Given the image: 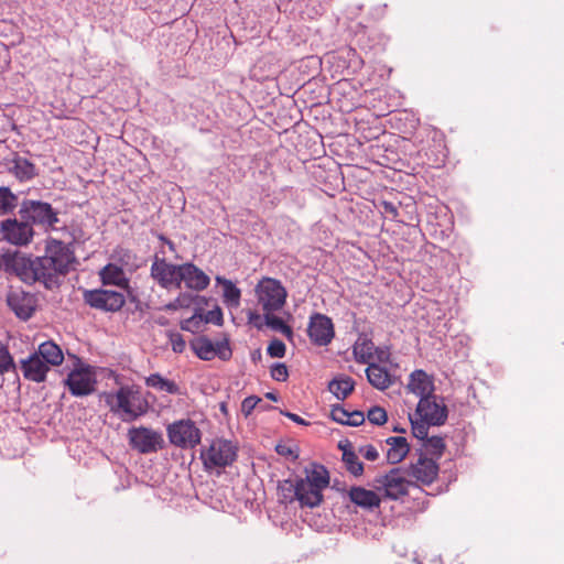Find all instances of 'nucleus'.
I'll use <instances>...</instances> for the list:
<instances>
[{"label": "nucleus", "mask_w": 564, "mask_h": 564, "mask_svg": "<svg viewBox=\"0 0 564 564\" xmlns=\"http://www.w3.org/2000/svg\"><path fill=\"white\" fill-rule=\"evenodd\" d=\"M75 260L69 245L52 239L46 243L44 256L34 259L9 258L8 265L12 267L23 282L29 284L40 282L45 289L53 290L59 286L61 276L68 273Z\"/></svg>", "instance_id": "1"}, {"label": "nucleus", "mask_w": 564, "mask_h": 564, "mask_svg": "<svg viewBox=\"0 0 564 564\" xmlns=\"http://www.w3.org/2000/svg\"><path fill=\"white\" fill-rule=\"evenodd\" d=\"M109 411L123 422H133L145 415L149 402L135 384L121 386L116 391H105L100 394Z\"/></svg>", "instance_id": "2"}, {"label": "nucleus", "mask_w": 564, "mask_h": 564, "mask_svg": "<svg viewBox=\"0 0 564 564\" xmlns=\"http://www.w3.org/2000/svg\"><path fill=\"white\" fill-rule=\"evenodd\" d=\"M199 457L205 471L219 476L237 460L238 446L229 440L217 437L200 449Z\"/></svg>", "instance_id": "3"}, {"label": "nucleus", "mask_w": 564, "mask_h": 564, "mask_svg": "<svg viewBox=\"0 0 564 564\" xmlns=\"http://www.w3.org/2000/svg\"><path fill=\"white\" fill-rule=\"evenodd\" d=\"M74 368L64 379V384L74 397L89 395L95 391L97 383L95 369L76 356H74Z\"/></svg>", "instance_id": "4"}, {"label": "nucleus", "mask_w": 564, "mask_h": 564, "mask_svg": "<svg viewBox=\"0 0 564 564\" xmlns=\"http://www.w3.org/2000/svg\"><path fill=\"white\" fill-rule=\"evenodd\" d=\"M19 214L23 220L40 226L45 230L55 229L58 224V213L50 203L34 199H24Z\"/></svg>", "instance_id": "5"}, {"label": "nucleus", "mask_w": 564, "mask_h": 564, "mask_svg": "<svg viewBox=\"0 0 564 564\" xmlns=\"http://www.w3.org/2000/svg\"><path fill=\"white\" fill-rule=\"evenodd\" d=\"M254 292L263 313L278 312L285 305L288 292L276 279L262 278L256 285Z\"/></svg>", "instance_id": "6"}, {"label": "nucleus", "mask_w": 564, "mask_h": 564, "mask_svg": "<svg viewBox=\"0 0 564 564\" xmlns=\"http://www.w3.org/2000/svg\"><path fill=\"white\" fill-rule=\"evenodd\" d=\"M373 487L382 498L399 500L409 494L410 487H419V485L406 479L401 468H392L386 475L376 477Z\"/></svg>", "instance_id": "7"}, {"label": "nucleus", "mask_w": 564, "mask_h": 564, "mask_svg": "<svg viewBox=\"0 0 564 564\" xmlns=\"http://www.w3.org/2000/svg\"><path fill=\"white\" fill-rule=\"evenodd\" d=\"M127 437L130 447L140 454L156 453L165 445L163 434L147 426L130 427Z\"/></svg>", "instance_id": "8"}, {"label": "nucleus", "mask_w": 564, "mask_h": 564, "mask_svg": "<svg viewBox=\"0 0 564 564\" xmlns=\"http://www.w3.org/2000/svg\"><path fill=\"white\" fill-rule=\"evenodd\" d=\"M166 432L170 443L181 448H194L202 440L200 430L189 419L173 422Z\"/></svg>", "instance_id": "9"}, {"label": "nucleus", "mask_w": 564, "mask_h": 564, "mask_svg": "<svg viewBox=\"0 0 564 564\" xmlns=\"http://www.w3.org/2000/svg\"><path fill=\"white\" fill-rule=\"evenodd\" d=\"M83 299L91 308L102 312H118L126 303L122 292L108 289L86 290Z\"/></svg>", "instance_id": "10"}, {"label": "nucleus", "mask_w": 564, "mask_h": 564, "mask_svg": "<svg viewBox=\"0 0 564 564\" xmlns=\"http://www.w3.org/2000/svg\"><path fill=\"white\" fill-rule=\"evenodd\" d=\"M191 348L199 359L206 361L214 359L216 356L226 361L232 356L228 339L214 344L209 338L200 336L191 341Z\"/></svg>", "instance_id": "11"}, {"label": "nucleus", "mask_w": 564, "mask_h": 564, "mask_svg": "<svg viewBox=\"0 0 564 564\" xmlns=\"http://www.w3.org/2000/svg\"><path fill=\"white\" fill-rule=\"evenodd\" d=\"M162 257L155 253L151 264L150 274L156 283L164 289L178 285V272L181 264L169 263L165 260V252L161 251Z\"/></svg>", "instance_id": "12"}, {"label": "nucleus", "mask_w": 564, "mask_h": 564, "mask_svg": "<svg viewBox=\"0 0 564 564\" xmlns=\"http://www.w3.org/2000/svg\"><path fill=\"white\" fill-rule=\"evenodd\" d=\"M440 471L436 459L429 458L425 454L420 453L417 459L412 462L408 469V476L415 479V484L429 486L434 482Z\"/></svg>", "instance_id": "13"}, {"label": "nucleus", "mask_w": 564, "mask_h": 564, "mask_svg": "<svg viewBox=\"0 0 564 564\" xmlns=\"http://www.w3.org/2000/svg\"><path fill=\"white\" fill-rule=\"evenodd\" d=\"M436 395L420 399L416 406V414L421 420L429 422L433 426L443 425L447 420V408L443 401L437 402Z\"/></svg>", "instance_id": "14"}, {"label": "nucleus", "mask_w": 564, "mask_h": 564, "mask_svg": "<svg viewBox=\"0 0 564 564\" xmlns=\"http://www.w3.org/2000/svg\"><path fill=\"white\" fill-rule=\"evenodd\" d=\"M0 229L3 238L17 246L28 245L34 235L29 221H19L15 218L1 221Z\"/></svg>", "instance_id": "15"}, {"label": "nucleus", "mask_w": 564, "mask_h": 564, "mask_svg": "<svg viewBox=\"0 0 564 564\" xmlns=\"http://www.w3.org/2000/svg\"><path fill=\"white\" fill-rule=\"evenodd\" d=\"M307 333L312 343L317 346L328 345L335 335L332 319L319 313L311 316Z\"/></svg>", "instance_id": "16"}, {"label": "nucleus", "mask_w": 564, "mask_h": 564, "mask_svg": "<svg viewBox=\"0 0 564 564\" xmlns=\"http://www.w3.org/2000/svg\"><path fill=\"white\" fill-rule=\"evenodd\" d=\"M177 280L178 289L184 283L187 289L193 291H203L210 283L209 276L192 262L181 264Z\"/></svg>", "instance_id": "17"}, {"label": "nucleus", "mask_w": 564, "mask_h": 564, "mask_svg": "<svg viewBox=\"0 0 564 564\" xmlns=\"http://www.w3.org/2000/svg\"><path fill=\"white\" fill-rule=\"evenodd\" d=\"M7 303L14 314L23 321L29 319L35 311L34 296L22 290H11L7 295Z\"/></svg>", "instance_id": "18"}, {"label": "nucleus", "mask_w": 564, "mask_h": 564, "mask_svg": "<svg viewBox=\"0 0 564 564\" xmlns=\"http://www.w3.org/2000/svg\"><path fill=\"white\" fill-rule=\"evenodd\" d=\"M20 369L24 379L41 383L46 380L47 372L51 368L33 351L25 359L20 360Z\"/></svg>", "instance_id": "19"}, {"label": "nucleus", "mask_w": 564, "mask_h": 564, "mask_svg": "<svg viewBox=\"0 0 564 564\" xmlns=\"http://www.w3.org/2000/svg\"><path fill=\"white\" fill-rule=\"evenodd\" d=\"M348 497L352 503L370 512L379 509L382 500L377 489L370 490L359 486L351 487Z\"/></svg>", "instance_id": "20"}, {"label": "nucleus", "mask_w": 564, "mask_h": 564, "mask_svg": "<svg viewBox=\"0 0 564 564\" xmlns=\"http://www.w3.org/2000/svg\"><path fill=\"white\" fill-rule=\"evenodd\" d=\"M99 278L104 285H115L123 291H129L130 280L122 267L118 263H108L99 271Z\"/></svg>", "instance_id": "21"}, {"label": "nucleus", "mask_w": 564, "mask_h": 564, "mask_svg": "<svg viewBox=\"0 0 564 564\" xmlns=\"http://www.w3.org/2000/svg\"><path fill=\"white\" fill-rule=\"evenodd\" d=\"M7 170L20 182H28L36 176V167L28 159L14 153L12 159L8 160Z\"/></svg>", "instance_id": "22"}, {"label": "nucleus", "mask_w": 564, "mask_h": 564, "mask_svg": "<svg viewBox=\"0 0 564 564\" xmlns=\"http://www.w3.org/2000/svg\"><path fill=\"white\" fill-rule=\"evenodd\" d=\"M408 389L415 395L420 397V399H423L434 395L433 392L435 387L432 377H430L424 370L419 369L414 370L410 375Z\"/></svg>", "instance_id": "23"}, {"label": "nucleus", "mask_w": 564, "mask_h": 564, "mask_svg": "<svg viewBox=\"0 0 564 564\" xmlns=\"http://www.w3.org/2000/svg\"><path fill=\"white\" fill-rule=\"evenodd\" d=\"M366 375L369 383L381 391L388 389L393 383V376L390 371L376 362L368 365Z\"/></svg>", "instance_id": "24"}, {"label": "nucleus", "mask_w": 564, "mask_h": 564, "mask_svg": "<svg viewBox=\"0 0 564 564\" xmlns=\"http://www.w3.org/2000/svg\"><path fill=\"white\" fill-rule=\"evenodd\" d=\"M297 501L301 507L315 508L323 501V490L297 478Z\"/></svg>", "instance_id": "25"}, {"label": "nucleus", "mask_w": 564, "mask_h": 564, "mask_svg": "<svg viewBox=\"0 0 564 564\" xmlns=\"http://www.w3.org/2000/svg\"><path fill=\"white\" fill-rule=\"evenodd\" d=\"M386 443L389 445L387 459L390 464H399L406 457L410 452L408 441L403 436L389 437L387 438Z\"/></svg>", "instance_id": "26"}, {"label": "nucleus", "mask_w": 564, "mask_h": 564, "mask_svg": "<svg viewBox=\"0 0 564 564\" xmlns=\"http://www.w3.org/2000/svg\"><path fill=\"white\" fill-rule=\"evenodd\" d=\"M305 478H300L303 481L312 484L314 488L324 490L329 485L328 470L321 464L312 463L310 467L305 468Z\"/></svg>", "instance_id": "27"}, {"label": "nucleus", "mask_w": 564, "mask_h": 564, "mask_svg": "<svg viewBox=\"0 0 564 564\" xmlns=\"http://www.w3.org/2000/svg\"><path fill=\"white\" fill-rule=\"evenodd\" d=\"M35 352L50 368L51 366H59L64 360L61 347L52 340L40 344Z\"/></svg>", "instance_id": "28"}, {"label": "nucleus", "mask_w": 564, "mask_h": 564, "mask_svg": "<svg viewBox=\"0 0 564 564\" xmlns=\"http://www.w3.org/2000/svg\"><path fill=\"white\" fill-rule=\"evenodd\" d=\"M216 282L223 285L224 303L228 307L237 308L240 305L241 291L236 284L223 276H216Z\"/></svg>", "instance_id": "29"}, {"label": "nucleus", "mask_w": 564, "mask_h": 564, "mask_svg": "<svg viewBox=\"0 0 564 564\" xmlns=\"http://www.w3.org/2000/svg\"><path fill=\"white\" fill-rule=\"evenodd\" d=\"M375 344L366 336H360L354 345L355 360L359 364H371L370 359L373 357Z\"/></svg>", "instance_id": "30"}, {"label": "nucleus", "mask_w": 564, "mask_h": 564, "mask_svg": "<svg viewBox=\"0 0 564 564\" xmlns=\"http://www.w3.org/2000/svg\"><path fill=\"white\" fill-rule=\"evenodd\" d=\"M354 388L355 381L350 377L336 378L328 383V390L341 401L352 392Z\"/></svg>", "instance_id": "31"}, {"label": "nucleus", "mask_w": 564, "mask_h": 564, "mask_svg": "<svg viewBox=\"0 0 564 564\" xmlns=\"http://www.w3.org/2000/svg\"><path fill=\"white\" fill-rule=\"evenodd\" d=\"M145 384L159 391L170 394H178L180 387L172 380L163 378L160 373H151L145 378Z\"/></svg>", "instance_id": "32"}, {"label": "nucleus", "mask_w": 564, "mask_h": 564, "mask_svg": "<svg viewBox=\"0 0 564 564\" xmlns=\"http://www.w3.org/2000/svg\"><path fill=\"white\" fill-rule=\"evenodd\" d=\"M343 449V462L346 469L354 476H361L364 473V464L359 460L357 454L346 446H340Z\"/></svg>", "instance_id": "33"}, {"label": "nucleus", "mask_w": 564, "mask_h": 564, "mask_svg": "<svg viewBox=\"0 0 564 564\" xmlns=\"http://www.w3.org/2000/svg\"><path fill=\"white\" fill-rule=\"evenodd\" d=\"M18 204V196L9 187L0 186V215L12 213Z\"/></svg>", "instance_id": "34"}, {"label": "nucleus", "mask_w": 564, "mask_h": 564, "mask_svg": "<svg viewBox=\"0 0 564 564\" xmlns=\"http://www.w3.org/2000/svg\"><path fill=\"white\" fill-rule=\"evenodd\" d=\"M263 317L265 325L268 327L272 328L273 330L280 332L288 338H292V328L288 324H285V322L281 317L274 315V312H265L263 313Z\"/></svg>", "instance_id": "35"}, {"label": "nucleus", "mask_w": 564, "mask_h": 564, "mask_svg": "<svg viewBox=\"0 0 564 564\" xmlns=\"http://www.w3.org/2000/svg\"><path fill=\"white\" fill-rule=\"evenodd\" d=\"M278 492L282 502H293L297 500V479L295 481L285 479L279 482Z\"/></svg>", "instance_id": "36"}, {"label": "nucleus", "mask_w": 564, "mask_h": 564, "mask_svg": "<svg viewBox=\"0 0 564 564\" xmlns=\"http://www.w3.org/2000/svg\"><path fill=\"white\" fill-rule=\"evenodd\" d=\"M112 259L116 262L120 263L119 267L122 268L127 267L128 269L133 270L138 267L135 254L132 251L124 248L116 249L112 254Z\"/></svg>", "instance_id": "37"}, {"label": "nucleus", "mask_w": 564, "mask_h": 564, "mask_svg": "<svg viewBox=\"0 0 564 564\" xmlns=\"http://www.w3.org/2000/svg\"><path fill=\"white\" fill-rule=\"evenodd\" d=\"M17 365L8 346L0 341V375L15 371Z\"/></svg>", "instance_id": "38"}, {"label": "nucleus", "mask_w": 564, "mask_h": 564, "mask_svg": "<svg viewBox=\"0 0 564 564\" xmlns=\"http://www.w3.org/2000/svg\"><path fill=\"white\" fill-rule=\"evenodd\" d=\"M425 451L440 458L445 449V442L441 436L427 437L424 441Z\"/></svg>", "instance_id": "39"}, {"label": "nucleus", "mask_w": 564, "mask_h": 564, "mask_svg": "<svg viewBox=\"0 0 564 564\" xmlns=\"http://www.w3.org/2000/svg\"><path fill=\"white\" fill-rule=\"evenodd\" d=\"M367 419L372 424L382 425L387 422L388 414L383 408L375 405L368 410Z\"/></svg>", "instance_id": "40"}, {"label": "nucleus", "mask_w": 564, "mask_h": 564, "mask_svg": "<svg viewBox=\"0 0 564 564\" xmlns=\"http://www.w3.org/2000/svg\"><path fill=\"white\" fill-rule=\"evenodd\" d=\"M412 434L414 437L421 441H425L429 437V426L431 425L429 422L423 420L421 421H412Z\"/></svg>", "instance_id": "41"}, {"label": "nucleus", "mask_w": 564, "mask_h": 564, "mask_svg": "<svg viewBox=\"0 0 564 564\" xmlns=\"http://www.w3.org/2000/svg\"><path fill=\"white\" fill-rule=\"evenodd\" d=\"M286 348L282 340L273 339L270 341L267 352L272 358H283L285 355Z\"/></svg>", "instance_id": "42"}, {"label": "nucleus", "mask_w": 564, "mask_h": 564, "mask_svg": "<svg viewBox=\"0 0 564 564\" xmlns=\"http://www.w3.org/2000/svg\"><path fill=\"white\" fill-rule=\"evenodd\" d=\"M330 417L337 423L347 425L349 420V412L340 404H335L332 406Z\"/></svg>", "instance_id": "43"}, {"label": "nucleus", "mask_w": 564, "mask_h": 564, "mask_svg": "<svg viewBox=\"0 0 564 564\" xmlns=\"http://www.w3.org/2000/svg\"><path fill=\"white\" fill-rule=\"evenodd\" d=\"M167 336L172 350L177 354L183 352L186 347L183 336L177 332H170Z\"/></svg>", "instance_id": "44"}, {"label": "nucleus", "mask_w": 564, "mask_h": 564, "mask_svg": "<svg viewBox=\"0 0 564 564\" xmlns=\"http://www.w3.org/2000/svg\"><path fill=\"white\" fill-rule=\"evenodd\" d=\"M270 372H271L272 379L280 381V382L286 381L289 378V371H288V367L285 366V364H281V362L274 364L271 367Z\"/></svg>", "instance_id": "45"}, {"label": "nucleus", "mask_w": 564, "mask_h": 564, "mask_svg": "<svg viewBox=\"0 0 564 564\" xmlns=\"http://www.w3.org/2000/svg\"><path fill=\"white\" fill-rule=\"evenodd\" d=\"M275 452L281 456L291 457L293 460L299 458L297 448L289 444H278L275 446Z\"/></svg>", "instance_id": "46"}, {"label": "nucleus", "mask_w": 564, "mask_h": 564, "mask_svg": "<svg viewBox=\"0 0 564 564\" xmlns=\"http://www.w3.org/2000/svg\"><path fill=\"white\" fill-rule=\"evenodd\" d=\"M205 322L221 326L224 323L221 308L216 306L214 310L208 311L205 315Z\"/></svg>", "instance_id": "47"}, {"label": "nucleus", "mask_w": 564, "mask_h": 564, "mask_svg": "<svg viewBox=\"0 0 564 564\" xmlns=\"http://www.w3.org/2000/svg\"><path fill=\"white\" fill-rule=\"evenodd\" d=\"M259 402H260V398H258L256 395L248 397L241 403V411L243 412V414L246 416H248L249 414H251V412L253 411V409L257 406V404Z\"/></svg>", "instance_id": "48"}, {"label": "nucleus", "mask_w": 564, "mask_h": 564, "mask_svg": "<svg viewBox=\"0 0 564 564\" xmlns=\"http://www.w3.org/2000/svg\"><path fill=\"white\" fill-rule=\"evenodd\" d=\"M189 299H192V295L182 293L173 302H170L166 305V308L171 311H176L177 308L187 305Z\"/></svg>", "instance_id": "49"}, {"label": "nucleus", "mask_w": 564, "mask_h": 564, "mask_svg": "<svg viewBox=\"0 0 564 564\" xmlns=\"http://www.w3.org/2000/svg\"><path fill=\"white\" fill-rule=\"evenodd\" d=\"M359 454L367 460H376L379 457V452L373 445H365L359 448Z\"/></svg>", "instance_id": "50"}, {"label": "nucleus", "mask_w": 564, "mask_h": 564, "mask_svg": "<svg viewBox=\"0 0 564 564\" xmlns=\"http://www.w3.org/2000/svg\"><path fill=\"white\" fill-rule=\"evenodd\" d=\"M365 422V414L361 411H352L349 412V420L348 424L349 426H359Z\"/></svg>", "instance_id": "51"}, {"label": "nucleus", "mask_w": 564, "mask_h": 564, "mask_svg": "<svg viewBox=\"0 0 564 564\" xmlns=\"http://www.w3.org/2000/svg\"><path fill=\"white\" fill-rule=\"evenodd\" d=\"M373 354H376V358L379 362L389 361L390 352L388 348L375 347Z\"/></svg>", "instance_id": "52"}, {"label": "nucleus", "mask_w": 564, "mask_h": 564, "mask_svg": "<svg viewBox=\"0 0 564 564\" xmlns=\"http://www.w3.org/2000/svg\"><path fill=\"white\" fill-rule=\"evenodd\" d=\"M381 207L386 214L391 215L392 218L398 216V207L392 202L383 200Z\"/></svg>", "instance_id": "53"}, {"label": "nucleus", "mask_w": 564, "mask_h": 564, "mask_svg": "<svg viewBox=\"0 0 564 564\" xmlns=\"http://www.w3.org/2000/svg\"><path fill=\"white\" fill-rule=\"evenodd\" d=\"M280 413L282 415L289 417L290 420H292L293 422H295L297 424L308 425V422H306L303 417H301L300 415H297L295 413H292V412H289V411H283V410H281Z\"/></svg>", "instance_id": "54"}, {"label": "nucleus", "mask_w": 564, "mask_h": 564, "mask_svg": "<svg viewBox=\"0 0 564 564\" xmlns=\"http://www.w3.org/2000/svg\"><path fill=\"white\" fill-rule=\"evenodd\" d=\"M247 316H248L249 323H253L254 325H257L256 321L260 319V315L253 311H249Z\"/></svg>", "instance_id": "55"}, {"label": "nucleus", "mask_w": 564, "mask_h": 564, "mask_svg": "<svg viewBox=\"0 0 564 564\" xmlns=\"http://www.w3.org/2000/svg\"><path fill=\"white\" fill-rule=\"evenodd\" d=\"M265 398L269 399V400H272L274 402L278 401V395L275 393H273V392L265 393Z\"/></svg>", "instance_id": "56"}, {"label": "nucleus", "mask_w": 564, "mask_h": 564, "mask_svg": "<svg viewBox=\"0 0 564 564\" xmlns=\"http://www.w3.org/2000/svg\"><path fill=\"white\" fill-rule=\"evenodd\" d=\"M166 245H167V247H169V249H170L171 251H175V246H174L173 241H171V240H166Z\"/></svg>", "instance_id": "57"}, {"label": "nucleus", "mask_w": 564, "mask_h": 564, "mask_svg": "<svg viewBox=\"0 0 564 564\" xmlns=\"http://www.w3.org/2000/svg\"><path fill=\"white\" fill-rule=\"evenodd\" d=\"M158 238H159L162 242H164L165 245H166V240H170L169 238H166V237H165L164 235H162V234L158 235Z\"/></svg>", "instance_id": "58"}, {"label": "nucleus", "mask_w": 564, "mask_h": 564, "mask_svg": "<svg viewBox=\"0 0 564 564\" xmlns=\"http://www.w3.org/2000/svg\"><path fill=\"white\" fill-rule=\"evenodd\" d=\"M394 431H400V427H395ZM404 430H401V432H403Z\"/></svg>", "instance_id": "59"}]
</instances>
